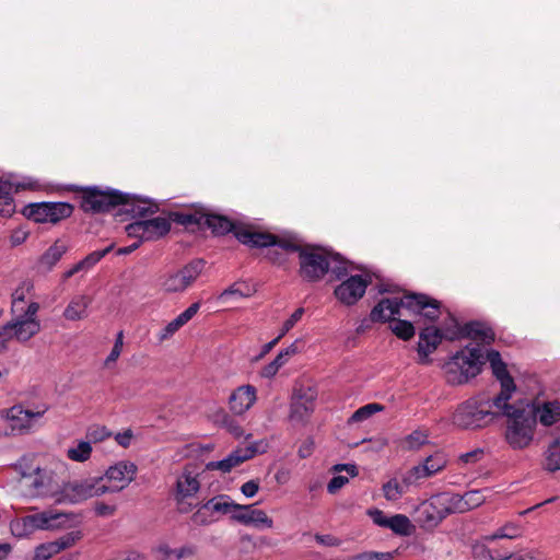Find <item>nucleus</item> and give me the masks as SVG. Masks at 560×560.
<instances>
[{
	"mask_svg": "<svg viewBox=\"0 0 560 560\" xmlns=\"http://www.w3.org/2000/svg\"><path fill=\"white\" fill-rule=\"evenodd\" d=\"M244 245L250 247H272L269 252L273 262L281 264L283 259L277 256V249L287 253H299L300 276L308 282L320 280L328 271L340 280L348 275V266L338 254L327 252L324 248L304 245L293 234L273 235L262 231L242 229L237 233Z\"/></svg>",
	"mask_w": 560,
	"mask_h": 560,
	"instance_id": "obj_1",
	"label": "nucleus"
},
{
	"mask_svg": "<svg viewBox=\"0 0 560 560\" xmlns=\"http://www.w3.org/2000/svg\"><path fill=\"white\" fill-rule=\"evenodd\" d=\"M441 304L438 300L425 294H407L404 298H384L372 310L371 319L373 322L390 320V330L404 340H409L415 336V327L408 320L396 319L400 315V308H406L410 314L420 315L429 320H435L441 311Z\"/></svg>",
	"mask_w": 560,
	"mask_h": 560,
	"instance_id": "obj_2",
	"label": "nucleus"
},
{
	"mask_svg": "<svg viewBox=\"0 0 560 560\" xmlns=\"http://www.w3.org/2000/svg\"><path fill=\"white\" fill-rule=\"evenodd\" d=\"M21 476L20 486L30 498H49L57 503L61 486L56 472L47 465L40 464L35 456H23L16 464Z\"/></svg>",
	"mask_w": 560,
	"mask_h": 560,
	"instance_id": "obj_3",
	"label": "nucleus"
},
{
	"mask_svg": "<svg viewBox=\"0 0 560 560\" xmlns=\"http://www.w3.org/2000/svg\"><path fill=\"white\" fill-rule=\"evenodd\" d=\"M501 409L500 417L506 418L505 440L509 445L514 450L528 446L536 427L535 411L530 404H510L509 400H504Z\"/></svg>",
	"mask_w": 560,
	"mask_h": 560,
	"instance_id": "obj_4",
	"label": "nucleus"
},
{
	"mask_svg": "<svg viewBox=\"0 0 560 560\" xmlns=\"http://www.w3.org/2000/svg\"><path fill=\"white\" fill-rule=\"evenodd\" d=\"M501 406H504V399L498 396L471 397L458 405L453 415V423L462 429L485 428L500 417Z\"/></svg>",
	"mask_w": 560,
	"mask_h": 560,
	"instance_id": "obj_5",
	"label": "nucleus"
},
{
	"mask_svg": "<svg viewBox=\"0 0 560 560\" xmlns=\"http://www.w3.org/2000/svg\"><path fill=\"white\" fill-rule=\"evenodd\" d=\"M39 308L38 302H30L24 311L11 312V319L0 328V352L7 349L9 340L25 343L39 334Z\"/></svg>",
	"mask_w": 560,
	"mask_h": 560,
	"instance_id": "obj_6",
	"label": "nucleus"
},
{
	"mask_svg": "<svg viewBox=\"0 0 560 560\" xmlns=\"http://www.w3.org/2000/svg\"><path fill=\"white\" fill-rule=\"evenodd\" d=\"M483 364V350L480 347L467 346L444 364L446 382L451 385L465 384L481 372Z\"/></svg>",
	"mask_w": 560,
	"mask_h": 560,
	"instance_id": "obj_7",
	"label": "nucleus"
},
{
	"mask_svg": "<svg viewBox=\"0 0 560 560\" xmlns=\"http://www.w3.org/2000/svg\"><path fill=\"white\" fill-rule=\"evenodd\" d=\"M207 470L206 466L187 464L177 475L174 500L178 512L189 513L196 508L194 500L201 489L202 477Z\"/></svg>",
	"mask_w": 560,
	"mask_h": 560,
	"instance_id": "obj_8",
	"label": "nucleus"
},
{
	"mask_svg": "<svg viewBox=\"0 0 560 560\" xmlns=\"http://www.w3.org/2000/svg\"><path fill=\"white\" fill-rule=\"evenodd\" d=\"M102 480L97 477H88L62 483L57 503L79 504L89 499L106 494V488Z\"/></svg>",
	"mask_w": 560,
	"mask_h": 560,
	"instance_id": "obj_9",
	"label": "nucleus"
},
{
	"mask_svg": "<svg viewBox=\"0 0 560 560\" xmlns=\"http://www.w3.org/2000/svg\"><path fill=\"white\" fill-rule=\"evenodd\" d=\"M203 267V260L196 259L178 270L165 273L161 279V289L168 294L185 292L199 278Z\"/></svg>",
	"mask_w": 560,
	"mask_h": 560,
	"instance_id": "obj_10",
	"label": "nucleus"
},
{
	"mask_svg": "<svg viewBox=\"0 0 560 560\" xmlns=\"http://www.w3.org/2000/svg\"><path fill=\"white\" fill-rule=\"evenodd\" d=\"M73 207L67 202H37L27 205L23 214L37 223H57L72 214Z\"/></svg>",
	"mask_w": 560,
	"mask_h": 560,
	"instance_id": "obj_11",
	"label": "nucleus"
},
{
	"mask_svg": "<svg viewBox=\"0 0 560 560\" xmlns=\"http://www.w3.org/2000/svg\"><path fill=\"white\" fill-rule=\"evenodd\" d=\"M171 230V219L156 217L132 222L126 226V233L140 242L155 241L165 236Z\"/></svg>",
	"mask_w": 560,
	"mask_h": 560,
	"instance_id": "obj_12",
	"label": "nucleus"
},
{
	"mask_svg": "<svg viewBox=\"0 0 560 560\" xmlns=\"http://www.w3.org/2000/svg\"><path fill=\"white\" fill-rule=\"evenodd\" d=\"M137 466L129 460H120L109 466L102 478L106 493H116L127 488L136 478Z\"/></svg>",
	"mask_w": 560,
	"mask_h": 560,
	"instance_id": "obj_13",
	"label": "nucleus"
},
{
	"mask_svg": "<svg viewBox=\"0 0 560 560\" xmlns=\"http://www.w3.org/2000/svg\"><path fill=\"white\" fill-rule=\"evenodd\" d=\"M127 196L118 190L89 188L83 192L81 207L86 212H104L120 206Z\"/></svg>",
	"mask_w": 560,
	"mask_h": 560,
	"instance_id": "obj_14",
	"label": "nucleus"
},
{
	"mask_svg": "<svg viewBox=\"0 0 560 560\" xmlns=\"http://www.w3.org/2000/svg\"><path fill=\"white\" fill-rule=\"evenodd\" d=\"M445 339L455 340L468 337L482 343H490L494 339L492 329L483 323L472 322L460 327L455 318L451 317L445 325Z\"/></svg>",
	"mask_w": 560,
	"mask_h": 560,
	"instance_id": "obj_15",
	"label": "nucleus"
},
{
	"mask_svg": "<svg viewBox=\"0 0 560 560\" xmlns=\"http://www.w3.org/2000/svg\"><path fill=\"white\" fill-rule=\"evenodd\" d=\"M264 442H255L247 445L238 446L223 459L207 463L206 469L220 470L223 474L230 472L233 468L253 458L256 454L264 453Z\"/></svg>",
	"mask_w": 560,
	"mask_h": 560,
	"instance_id": "obj_16",
	"label": "nucleus"
},
{
	"mask_svg": "<svg viewBox=\"0 0 560 560\" xmlns=\"http://www.w3.org/2000/svg\"><path fill=\"white\" fill-rule=\"evenodd\" d=\"M447 457L442 452H435L428 456L422 463L415 465L405 472L407 483L419 485L422 480L429 479L443 471L447 466Z\"/></svg>",
	"mask_w": 560,
	"mask_h": 560,
	"instance_id": "obj_17",
	"label": "nucleus"
},
{
	"mask_svg": "<svg viewBox=\"0 0 560 560\" xmlns=\"http://www.w3.org/2000/svg\"><path fill=\"white\" fill-rule=\"evenodd\" d=\"M347 278L335 288L336 299L343 305H354L365 293L371 278L368 275L346 276Z\"/></svg>",
	"mask_w": 560,
	"mask_h": 560,
	"instance_id": "obj_18",
	"label": "nucleus"
},
{
	"mask_svg": "<svg viewBox=\"0 0 560 560\" xmlns=\"http://www.w3.org/2000/svg\"><path fill=\"white\" fill-rule=\"evenodd\" d=\"M45 412L46 408L32 411L14 406L7 411L5 422L12 434H22L31 431Z\"/></svg>",
	"mask_w": 560,
	"mask_h": 560,
	"instance_id": "obj_19",
	"label": "nucleus"
},
{
	"mask_svg": "<svg viewBox=\"0 0 560 560\" xmlns=\"http://www.w3.org/2000/svg\"><path fill=\"white\" fill-rule=\"evenodd\" d=\"M485 353V363L489 362L493 375L501 384V392L497 395L504 400H510L516 389L512 376L509 374L506 364L497 350H488Z\"/></svg>",
	"mask_w": 560,
	"mask_h": 560,
	"instance_id": "obj_20",
	"label": "nucleus"
},
{
	"mask_svg": "<svg viewBox=\"0 0 560 560\" xmlns=\"http://www.w3.org/2000/svg\"><path fill=\"white\" fill-rule=\"evenodd\" d=\"M317 393L311 387H301L293 394L291 401L290 419L302 423L308 419L315 409Z\"/></svg>",
	"mask_w": 560,
	"mask_h": 560,
	"instance_id": "obj_21",
	"label": "nucleus"
},
{
	"mask_svg": "<svg viewBox=\"0 0 560 560\" xmlns=\"http://www.w3.org/2000/svg\"><path fill=\"white\" fill-rule=\"evenodd\" d=\"M472 553L474 560H544L542 555L535 549L508 553L485 545H476Z\"/></svg>",
	"mask_w": 560,
	"mask_h": 560,
	"instance_id": "obj_22",
	"label": "nucleus"
},
{
	"mask_svg": "<svg viewBox=\"0 0 560 560\" xmlns=\"http://www.w3.org/2000/svg\"><path fill=\"white\" fill-rule=\"evenodd\" d=\"M233 521L252 526L259 530L273 528V520L266 511L255 508V504H238L236 514H233Z\"/></svg>",
	"mask_w": 560,
	"mask_h": 560,
	"instance_id": "obj_23",
	"label": "nucleus"
},
{
	"mask_svg": "<svg viewBox=\"0 0 560 560\" xmlns=\"http://www.w3.org/2000/svg\"><path fill=\"white\" fill-rule=\"evenodd\" d=\"M256 400V387L249 384L241 385L231 393L229 408L233 415L242 416L255 405Z\"/></svg>",
	"mask_w": 560,
	"mask_h": 560,
	"instance_id": "obj_24",
	"label": "nucleus"
},
{
	"mask_svg": "<svg viewBox=\"0 0 560 560\" xmlns=\"http://www.w3.org/2000/svg\"><path fill=\"white\" fill-rule=\"evenodd\" d=\"M445 327L441 330L434 326L425 327L419 334L418 355L421 363L430 362L429 355L433 353L442 339L445 338Z\"/></svg>",
	"mask_w": 560,
	"mask_h": 560,
	"instance_id": "obj_25",
	"label": "nucleus"
},
{
	"mask_svg": "<svg viewBox=\"0 0 560 560\" xmlns=\"http://www.w3.org/2000/svg\"><path fill=\"white\" fill-rule=\"evenodd\" d=\"M444 518L441 504L435 501L434 495L422 502L416 510V522L424 529L435 528Z\"/></svg>",
	"mask_w": 560,
	"mask_h": 560,
	"instance_id": "obj_26",
	"label": "nucleus"
},
{
	"mask_svg": "<svg viewBox=\"0 0 560 560\" xmlns=\"http://www.w3.org/2000/svg\"><path fill=\"white\" fill-rule=\"evenodd\" d=\"M46 511L13 520L10 529L15 537H27L36 530H45Z\"/></svg>",
	"mask_w": 560,
	"mask_h": 560,
	"instance_id": "obj_27",
	"label": "nucleus"
},
{
	"mask_svg": "<svg viewBox=\"0 0 560 560\" xmlns=\"http://www.w3.org/2000/svg\"><path fill=\"white\" fill-rule=\"evenodd\" d=\"M127 200L122 201V211L130 213L133 218H141L153 214L158 211L159 207L155 202L149 199L141 198L136 195L125 194Z\"/></svg>",
	"mask_w": 560,
	"mask_h": 560,
	"instance_id": "obj_28",
	"label": "nucleus"
},
{
	"mask_svg": "<svg viewBox=\"0 0 560 560\" xmlns=\"http://www.w3.org/2000/svg\"><path fill=\"white\" fill-rule=\"evenodd\" d=\"M200 303H192L188 308L182 312L177 317L171 320L158 335L159 341H165L175 335L185 326L199 311Z\"/></svg>",
	"mask_w": 560,
	"mask_h": 560,
	"instance_id": "obj_29",
	"label": "nucleus"
},
{
	"mask_svg": "<svg viewBox=\"0 0 560 560\" xmlns=\"http://www.w3.org/2000/svg\"><path fill=\"white\" fill-rule=\"evenodd\" d=\"M91 304L92 298L90 295H74L66 306L63 317L71 322L85 319L89 316V307Z\"/></svg>",
	"mask_w": 560,
	"mask_h": 560,
	"instance_id": "obj_30",
	"label": "nucleus"
},
{
	"mask_svg": "<svg viewBox=\"0 0 560 560\" xmlns=\"http://www.w3.org/2000/svg\"><path fill=\"white\" fill-rule=\"evenodd\" d=\"M203 225L211 229L212 232L215 234H225V233L233 231L235 237L241 243H243V242L238 238V235H237L238 231H241L242 229H249L253 231H258L256 228H254L252 225H235L228 218L218 215V214H211V213H207L206 221L203 222Z\"/></svg>",
	"mask_w": 560,
	"mask_h": 560,
	"instance_id": "obj_31",
	"label": "nucleus"
},
{
	"mask_svg": "<svg viewBox=\"0 0 560 560\" xmlns=\"http://www.w3.org/2000/svg\"><path fill=\"white\" fill-rule=\"evenodd\" d=\"M535 411V419L545 427H550L560 420V401L550 400L541 404L532 405Z\"/></svg>",
	"mask_w": 560,
	"mask_h": 560,
	"instance_id": "obj_32",
	"label": "nucleus"
},
{
	"mask_svg": "<svg viewBox=\"0 0 560 560\" xmlns=\"http://www.w3.org/2000/svg\"><path fill=\"white\" fill-rule=\"evenodd\" d=\"M68 246L63 241H56L38 259L37 266L42 271H50L67 253Z\"/></svg>",
	"mask_w": 560,
	"mask_h": 560,
	"instance_id": "obj_33",
	"label": "nucleus"
},
{
	"mask_svg": "<svg viewBox=\"0 0 560 560\" xmlns=\"http://www.w3.org/2000/svg\"><path fill=\"white\" fill-rule=\"evenodd\" d=\"M37 180L33 178H23L21 182H12L10 177H0V200H13V191L20 189H38Z\"/></svg>",
	"mask_w": 560,
	"mask_h": 560,
	"instance_id": "obj_34",
	"label": "nucleus"
},
{
	"mask_svg": "<svg viewBox=\"0 0 560 560\" xmlns=\"http://www.w3.org/2000/svg\"><path fill=\"white\" fill-rule=\"evenodd\" d=\"M46 518L45 530H60L72 527L75 522V514L46 510Z\"/></svg>",
	"mask_w": 560,
	"mask_h": 560,
	"instance_id": "obj_35",
	"label": "nucleus"
},
{
	"mask_svg": "<svg viewBox=\"0 0 560 560\" xmlns=\"http://www.w3.org/2000/svg\"><path fill=\"white\" fill-rule=\"evenodd\" d=\"M207 509H210L213 516L219 518L220 515H230L233 520V514H236L238 503H235L228 495H217L207 501Z\"/></svg>",
	"mask_w": 560,
	"mask_h": 560,
	"instance_id": "obj_36",
	"label": "nucleus"
},
{
	"mask_svg": "<svg viewBox=\"0 0 560 560\" xmlns=\"http://www.w3.org/2000/svg\"><path fill=\"white\" fill-rule=\"evenodd\" d=\"M435 501L441 504V511L444 517L453 513H464L460 494L443 492L434 495Z\"/></svg>",
	"mask_w": 560,
	"mask_h": 560,
	"instance_id": "obj_37",
	"label": "nucleus"
},
{
	"mask_svg": "<svg viewBox=\"0 0 560 560\" xmlns=\"http://www.w3.org/2000/svg\"><path fill=\"white\" fill-rule=\"evenodd\" d=\"M34 289L30 280L22 281L11 294V312L24 311L31 301H26Z\"/></svg>",
	"mask_w": 560,
	"mask_h": 560,
	"instance_id": "obj_38",
	"label": "nucleus"
},
{
	"mask_svg": "<svg viewBox=\"0 0 560 560\" xmlns=\"http://www.w3.org/2000/svg\"><path fill=\"white\" fill-rule=\"evenodd\" d=\"M416 486L415 483H407L405 481V475L402 476V480L398 481L396 478L389 479L387 482L383 485V494L388 501H397L399 500L408 490L409 487Z\"/></svg>",
	"mask_w": 560,
	"mask_h": 560,
	"instance_id": "obj_39",
	"label": "nucleus"
},
{
	"mask_svg": "<svg viewBox=\"0 0 560 560\" xmlns=\"http://www.w3.org/2000/svg\"><path fill=\"white\" fill-rule=\"evenodd\" d=\"M253 294V290L250 287H248L245 283L242 282H235L228 289L223 290L220 295L218 296V300L221 303H226L230 300H238L243 298H249Z\"/></svg>",
	"mask_w": 560,
	"mask_h": 560,
	"instance_id": "obj_40",
	"label": "nucleus"
},
{
	"mask_svg": "<svg viewBox=\"0 0 560 560\" xmlns=\"http://www.w3.org/2000/svg\"><path fill=\"white\" fill-rule=\"evenodd\" d=\"M387 528H389L393 533L400 536H409L415 530V526L411 524L410 520L404 514H396L389 516Z\"/></svg>",
	"mask_w": 560,
	"mask_h": 560,
	"instance_id": "obj_41",
	"label": "nucleus"
},
{
	"mask_svg": "<svg viewBox=\"0 0 560 560\" xmlns=\"http://www.w3.org/2000/svg\"><path fill=\"white\" fill-rule=\"evenodd\" d=\"M544 467L548 471L560 470V438L555 440L545 452Z\"/></svg>",
	"mask_w": 560,
	"mask_h": 560,
	"instance_id": "obj_42",
	"label": "nucleus"
},
{
	"mask_svg": "<svg viewBox=\"0 0 560 560\" xmlns=\"http://www.w3.org/2000/svg\"><path fill=\"white\" fill-rule=\"evenodd\" d=\"M207 212H174L171 219L185 226L198 225L202 226L206 221Z\"/></svg>",
	"mask_w": 560,
	"mask_h": 560,
	"instance_id": "obj_43",
	"label": "nucleus"
},
{
	"mask_svg": "<svg viewBox=\"0 0 560 560\" xmlns=\"http://www.w3.org/2000/svg\"><path fill=\"white\" fill-rule=\"evenodd\" d=\"M92 454V446L90 442L79 441L75 445L67 450V457L70 460L83 463L86 462Z\"/></svg>",
	"mask_w": 560,
	"mask_h": 560,
	"instance_id": "obj_44",
	"label": "nucleus"
},
{
	"mask_svg": "<svg viewBox=\"0 0 560 560\" xmlns=\"http://www.w3.org/2000/svg\"><path fill=\"white\" fill-rule=\"evenodd\" d=\"M485 491L488 490H470L465 492L464 494H460L464 513L480 506L486 501L487 497L485 494Z\"/></svg>",
	"mask_w": 560,
	"mask_h": 560,
	"instance_id": "obj_45",
	"label": "nucleus"
},
{
	"mask_svg": "<svg viewBox=\"0 0 560 560\" xmlns=\"http://www.w3.org/2000/svg\"><path fill=\"white\" fill-rule=\"evenodd\" d=\"M384 410V406L376 402H371L360 407L355 410L349 419V423H358L363 422L371 418L376 412H381Z\"/></svg>",
	"mask_w": 560,
	"mask_h": 560,
	"instance_id": "obj_46",
	"label": "nucleus"
},
{
	"mask_svg": "<svg viewBox=\"0 0 560 560\" xmlns=\"http://www.w3.org/2000/svg\"><path fill=\"white\" fill-rule=\"evenodd\" d=\"M207 501L202 503L197 511L192 514L191 520L197 525H209L218 521L217 516L212 515L210 509H207Z\"/></svg>",
	"mask_w": 560,
	"mask_h": 560,
	"instance_id": "obj_47",
	"label": "nucleus"
},
{
	"mask_svg": "<svg viewBox=\"0 0 560 560\" xmlns=\"http://www.w3.org/2000/svg\"><path fill=\"white\" fill-rule=\"evenodd\" d=\"M59 553L57 549V545L55 541H48L45 544H42L35 548L34 551V560H48L52 556Z\"/></svg>",
	"mask_w": 560,
	"mask_h": 560,
	"instance_id": "obj_48",
	"label": "nucleus"
},
{
	"mask_svg": "<svg viewBox=\"0 0 560 560\" xmlns=\"http://www.w3.org/2000/svg\"><path fill=\"white\" fill-rule=\"evenodd\" d=\"M112 249H113V245L107 246L106 248L101 249V250H94L91 254H89L84 259L79 261V264L82 267L83 271H86L90 268H92L95 264H97Z\"/></svg>",
	"mask_w": 560,
	"mask_h": 560,
	"instance_id": "obj_49",
	"label": "nucleus"
},
{
	"mask_svg": "<svg viewBox=\"0 0 560 560\" xmlns=\"http://www.w3.org/2000/svg\"><path fill=\"white\" fill-rule=\"evenodd\" d=\"M82 537V534L80 530L70 532L66 535L59 537L58 539L54 540L57 545L58 551H62L65 549H68L72 547L77 541H79Z\"/></svg>",
	"mask_w": 560,
	"mask_h": 560,
	"instance_id": "obj_50",
	"label": "nucleus"
},
{
	"mask_svg": "<svg viewBox=\"0 0 560 560\" xmlns=\"http://www.w3.org/2000/svg\"><path fill=\"white\" fill-rule=\"evenodd\" d=\"M427 443H428L427 434L423 432H419V431L412 432L405 440V446L408 450H418Z\"/></svg>",
	"mask_w": 560,
	"mask_h": 560,
	"instance_id": "obj_51",
	"label": "nucleus"
},
{
	"mask_svg": "<svg viewBox=\"0 0 560 560\" xmlns=\"http://www.w3.org/2000/svg\"><path fill=\"white\" fill-rule=\"evenodd\" d=\"M287 363L285 359L279 353L273 361H271L269 364H267L265 368H262L260 375L265 378H271L273 377L279 369Z\"/></svg>",
	"mask_w": 560,
	"mask_h": 560,
	"instance_id": "obj_52",
	"label": "nucleus"
},
{
	"mask_svg": "<svg viewBox=\"0 0 560 560\" xmlns=\"http://www.w3.org/2000/svg\"><path fill=\"white\" fill-rule=\"evenodd\" d=\"M304 314V308L299 307L293 312V314L283 323L281 332L279 334L280 337H283L287 332H289L295 324L302 318Z\"/></svg>",
	"mask_w": 560,
	"mask_h": 560,
	"instance_id": "obj_53",
	"label": "nucleus"
},
{
	"mask_svg": "<svg viewBox=\"0 0 560 560\" xmlns=\"http://www.w3.org/2000/svg\"><path fill=\"white\" fill-rule=\"evenodd\" d=\"M93 510L97 516L109 517L116 513L117 506L105 502H95Z\"/></svg>",
	"mask_w": 560,
	"mask_h": 560,
	"instance_id": "obj_54",
	"label": "nucleus"
},
{
	"mask_svg": "<svg viewBox=\"0 0 560 560\" xmlns=\"http://www.w3.org/2000/svg\"><path fill=\"white\" fill-rule=\"evenodd\" d=\"M368 515L372 518L374 524L380 527L387 528L389 516H387L383 511L377 509H371L368 511Z\"/></svg>",
	"mask_w": 560,
	"mask_h": 560,
	"instance_id": "obj_55",
	"label": "nucleus"
},
{
	"mask_svg": "<svg viewBox=\"0 0 560 560\" xmlns=\"http://www.w3.org/2000/svg\"><path fill=\"white\" fill-rule=\"evenodd\" d=\"M349 482L348 476L337 475L331 478V480L327 485V491L331 494L336 493L343 486Z\"/></svg>",
	"mask_w": 560,
	"mask_h": 560,
	"instance_id": "obj_56",
	"label": "nucleus"
},
{
	"mask_svg": "<svg viewBox=\"0 0 560 560\" xmlns=\"http://www.w3.org/2000/svg\"><path fill=\"white\" fill-rule=\"evenodd\" d=\"M259 488H260L259 480L252 479L242 485L241 492L246 498H254L257 494V492L259 491Z\"/></svg>",
	"mask_w": 560,
	"mask_h": 560,
	"instance_id": "obj_57",
	"label": "nucleus"
},
{
	"mask_svg": "<svg viewBox=\"0 0 560 560\" xmlns=\"http://www.w3.org/2000/svg\"><path fill=\"white\" fill-rule=\"evenodd\" d=\"M393 558L392 552H376L368 551L360 553L355 557V560H389Z\"/></svg>",
	"mask_w": 560,
	"mask_h": 560,
	"instance_id": "obj_58",
	"label": "nucleus"
},
{
	"mask_svg": "<svg viewBox=\"0 0 560 560\" xmlns=\"http://www.w3.org/2000/svg\"><path fill=\"white\" fill-rule=\"evenodd\" d=\"M518 535V528L512 525L504 526L495 532L488 539H497V538H514Z\"/></svg>",
	"mask_w": 560,
	"mask_h": 560,
	"instance_id": "obj_59",
	"label": "nucleus"
},
{
	"mask_svg": "<svg viewBox=\"0 0 560 560\" xmlns=\"http://www.w3.org/2000/svg\"><path fill=\"white\" fill-rule=\"evenodd\" d=\"M314 538L319 545H323L326 547H338L341 545V540L339 538H337L336 536L329 535V534H327V535L316 534Z\"/></svg>",
	"mask_w": 560,
	"mask_h": 560,
	"instance_id": "obj_60",
	"label": "nucleus"
},
{
	"mask_svg": "<svg viewBox=\"0 0 560 560\" xmlns=\"http://www.w3.org/2000/svg\"><path fill=\"white\" fill-rule=\"evenodd\" d=\"M156 552L161 560H177V558H175L176 549L171 548L168 545H160L156 548Z\"/></svg>",
	"mask_w": 560,
	"mask_h": 560,
	"instance_id": "obj_61",
	"label": "nucleus"
},
{
	"mask_svg": "<svg viewBox=\"0 0 560 560\" xmlns=\"http://www.w3.org/2000/svg\"><path fill=\"white\" fill-rule=\"evenodd\" d=\"M28 237V232L24 229H16L12 232L10 236V242L12 246H19L23 244Z\"/></svg>",
	"mask_w": 560,
	"mask_h": 560,
	"instance_id": "obj_62",
	"label": "nucleus"
},
{
	"mask_svg": "<svg viewBox=\"0 0 560 560\" xmlns=\"http://www.w3.org/2000/svg\"><path fill=\"white\" fill-rule=\"evenodd\" d=\"M133 433L130 429L115 435V441L122 447H128L131 444Z\"/></svg>",
	"mask_w": 560,
	"mask_h": 560,
	"instance_id": "obj_63",
	"label": "nucleus"
},
{
	"mask_svg": "<svg viewBox=\"0 0 560 560\" xmlns=\"http://www.w3.org/2000/svg\"><path fill=\"white\" fill-rule=\"evenodd\" d=\"M15 212L13 200H0V217L10 218Z\"/></svg>",
	"mask_w": 560,
	"mask_h": 560,
	"instance_id": "obj_64",
	"label": "nucleus"
}]
</instances>
